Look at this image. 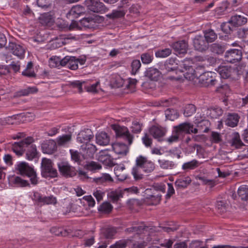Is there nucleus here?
Listing matches in <instances>:
<instances>
[{
  "label": "nucleus",
  "mask_w": 248,
  "mask_h": 248,
  "mask_svg": "<svg viewBox=\"0 0 248 248\" xmlns=\"http://www.w3.org/2000/svg\"><path fill=\"white\" fill-rule=\"evenodd\" d=\"M185 65L186 64L185 63L183 64V65L186 70H188L189 71L193 72L190 74H189L188 73H186L185 75L186 78L188 79L189 80H192L194 78H199L200 80L204 81L205 78L210 77L209 79H206L207 80L206 82L210 83L212 85L215 84V82L217 81V80L212 78V75L214 74V73L209 72H204L203 67L202 66H200L197 67L195 70H193L192 68L189 66H185Z\"/></svg>",
  "instance_id": "f257e3e1"
},
{
  "label": "nucleus",
  "mask_w": 248,
  "mask_h": 248,
  "mask_svg": "<svg viewBox=\"0 0 248 248\" xmlns=\"http://www.w3.org/2000/svg\"><path fill=\"white\" fill-rule=\"evenodd\" d=\"M147 173L151 172L155 169L154 164L147 158L142 156H140L136 159V166L133 168L132 174L136 180L140 179L142 178V175L139 173V168Z\"/></svg>",
  "instance_id": "f03ea898"
},
{
  "label": "nucleus",
  "mask_w": 248,
  "mask_h": 248,
  "mask_svg": "<svg viewBox=\"0 0 248 248\" xmlns=\"http://www.w3.org/2000/svg\"><path fill=\"white\" fill-rule=\"evenodd\" d=\"M51 160L43 158L41 162L42 175L44 177L54 178L57 176V170L53 167Z\"/></svg>",
  "instance_id": "7ed1b4c3"
},
{
  "label": "nucleus",
  "mask_w": 248,
  "mask_h": 248,
  "mask_svg": "<svg viewBox=\"0 0 248 248\" xmlns=\"http://www.w3.org/2000/svg\"><path fill=\"white\" fill-rule=\"evenodd\" d=\"M33 140L32 138L29 137L19 142H15L12 145V149L17 155H21L26 150V147L32 143Z\"/></svg>",
  "instance_id": "20e7f679"
},
{
  "label": "nucleus",
  "mask_w": 248,
  "mask_h": 248,
  "mask_svg": "<svg viewBox=\"0 0 248 248\" xmlns=\"http://www.w3.org/2000/svg\"><path fill=\"white\" fill-rule=\"evenodd\" d=\"M113 128L115 131L117 138H123L127 140L129 145L132 144L133 142V136L129 133L127 127L114 125Z\"/></svg>",
  "instance_id": "39448f33"
},
{
  "label": "nucleus",
  "mask_w": 248,
  "mask_h": 248,
  "mask_svg": "<svg viewBox=\"0 0 248 248\" xmlns=\"http://www.w3.org/2000/svg\"><path fill=\"white\" fill-rule=\"evenodd\" d=\"M88 9L94 13H104L108 10L99 0H87L85 1Z\"/></svg>",
  "instance_id": "423d86ee"
},
{
  "label": "nucleus",
  "mask_w": 248,
  "mask_h": 248,
  "mask_svg": "<svg viewBox=\"0 0 248 248\" xmlns=\"http://www.w3.org/2000/svg\"><path fill=\"white\" fill-rule=\"evenodd\" d=\"M242 52L238 49H232L227 50L225 55L226 61L230 63L239 62L242 59Z\"/></svg>",
  "instance_id": "0eeeda50"
},
{
  "label": "nucleus",
  "mask_w": 248,
  "mask_h": 248,
  "mask_svg": "<svg viewBox=\"0 0 248 248\" xmlns=\"http://www.w3.org/2000/svg\"><path fill=\"white\" fill-rule=\"evenodd\" d=\"M8 50L13 55L19 59H23L24 57L26 48L22 45L14 43H10L8 46Z\"/></svg>",
  "instance_id": "6e6552de"
},
{
  "label": "nucleus",
  "mask_w": 248,
  "mask_h": 248,
  "mask_svg": "<svg viewBox=\"0 0 248 248\" xmlns=\"http://www.w3.org/2000/svg\"><path fill=\"white\" fill-rule=\"evenodd\" d=\"M15 168L20 174L27 176L31 174L34 170L28 163L24 161L17 162L15 165Z\"/></svg>",
  "instance_id": "1a4fd4ad"
},
{
  "label": "nucleus",
  "mask_w": 248,
  "mask_h": 248,
  "mask_svg": "<svg viewBox=\"0 0 248 248\" xmlns=\"http://www.w3.org/2000/svg\"><path fill=\"white\" fill-rule=\"evenodd\" d=\"M177 131L180 133L181 136L183 137L184 133H197L198 129L193 128V125L190 123H185L180 124L179 125L175 126Z\"/></svg>",
  "instance_id": "9d476101"
},
{
  "label": "nucleus",
  "mask_w": 248,
  "mask_h": 248,
  "mask_svg": "<svg viewBox=\"0 0 248 248\" xmlns=\"http://www.w3.org/2000/svg\"><path fill=\"white\" fill-rule=\"evenodd\" d=\"M166 128L157 125H153L149 129V134L159 141L161 140V139L166 135Z\"/></svg>",
  "instance_id": "9b49d317"
},
{
  "label": "nucleus",
  "mask_w": 248,
  "mask_h": 248,
  "mask_svg": "<svg viewBox=\"0 0 248 248\" xmlns=\"http://www.w3.org/2000/svg\"><path fill=\"white\" fill-rule=\"evenodd\" d=\"M85 13L84 7L80 5L73 6L68 13L66 14V17L68 18L73 19L77 18L82 16Z\"/></svg>",
  "instance_id": "f8f14e48"
},
{
  "label": "nucleus",
  "mask_w": 248,
  "mask_h": 248,
  "mask_svg": "<svg viewBox=\"0 0 248 248\" xmlns=\"http://www.w3.org/2000/svg\"><path fill=\"white\" fill-rule=\"evenodd\" d=\"M60 172L64 176L72 177L75 174V169L67 162H61L58 164Z\"/></svg>",
  "instance_id": "ddd939ff"
},
{
  "label": "nucleus",
  "mask_w": 248,
  "mask_h": 248,
  "mask_svg": "<svg viewBox=\"0 0 248 248\" xmlns=\"http://www.w3.org/2000/svg\"><path fill=\"white\" fill-rule=\"evenodd\" d=\"M193 42L195 48L199 51H203L208 48V44L201 35L196 36Z\"/></svg>",
  "instance_id": "4468645a"
},
{
  "label": "nucleus",
  "mask_w": 248,
  "mask_h": 248,
  "mask_svg": "<svg viewBox=\"0 0 248 248\" xmlns=\"http://www.w3.org/2000/svg\"><path fill=\"white\" fill-rule=\"evenodd\" d=\"M93 137V133L91 129H86L81 131L77 136V140L80 143L84 144L89 142Z\"/></svg>",
  "instance_id": "2eb2a0df"
},
{
  "label": "nucleus",
  "mask_w": 248,
  "mask_h": 248,
  "mask_svg": "<svg viewBox=\"0 0 248 248\" xmlns=\"http://www.w3.org/2000/svg\"><path fill=\"white\" fill-rule=\"evenodd\" d=\"M8 180L9 184L13 186L25 187L30 186L28 181L22 179L19 176H11L9 177Z\"/></svg>",
  "instance_id": "dca6fc26"
},
{
  "label": "nucleus",
  "mask_w": 248,
  "mask_h": 248,
  "mask_svg": "<svg viewBox=\"0 0 248 248\" xmlns=\"http://www.w3.org/2000/svg\"><path fill=\"white\" fill-rule=\"evenodd\" d=\"M57 148V143L54 140H48L42 144V149L44 153L52 154Z\"/></svg>",
  "instance_id": "f3484780"
},
{
  "label": "nucleus",
  "mask_w": 248,
  "mask_h": 248,
  "mask_svg": "<svg viewBox=\"0 0 248 248\" xmlns=\"http://www.w3.org/2000/svg\"><path fill=\"white\" fill-rule=\"evenodd\" d=\"M171 46L174 50L179 54H185L188 48L187 43L184 40L179 41L172 43Z\"/></svg>",
  "instance_id": "a211bd4d"
},
{
  "label": "nucleus",
  "mask_w": 248,
  "mask_h": 248,
  "mask_svg": "<svg viewBox=\"0 0 248 248\" xmlns=\"http://www.w3.org/2000/svg\"><path fill=\"white\" fill-rule=\"evenodd\" d=\"M114 171L118 180L123 181L127 178V174L125 172V167L124 164H119L115 166Z\"/></svg>",
  "instance_id": "6ab92c4d"
},
{
  "label": "nucleus",
  "mask_w": 248,
  "mask_h": 248,
  "mask_svg": "<svg viewBox=\"0 0 248 248\" xmlns=\"http://www.w3.org/2000/svg\"><path fill=\"white\" fill-rule=\"evenodd\" d=\"M81 150L85 155L89 157H93L96 151L95 146L89 142L82 144Z\"/></svg>",
  "instance_id": "aec40b11"
},
{
  "label": "nucleus",
  "mask_w": 248,
  "mask_h": 248,
  "mask_svg": "<svg viewBox=\"0 0 248 248\" xmlns=\"http://www.w3.org/2000/svg\"><path fill=\"white\" fill-rule=\"evenodd\" d=\"M217 71L221 78L224 79L229 78L232 73L234 71L230 66L227 65L220 66L217 68Z\"/></svg>",
  "instance_id": "412c9836"
},
{
  "label": "nucleus",
  "mask_w": 248,
  "mask_h": 248,
  "mask_svg": "<svg viewBox=\"0 0 248 248\" xmlns=\"http://www.w3.org/2000/svg\"><path fill=\"white\" fill-rule=\"evenodd\" d=\"M110 141L109 136L104 132H101L96 135V142L101 146H106L108 144Z\"/></svg>",
  "instance_id": "4be33fe9"
},
{
  "label": "nucleus",
  "mask_w": 248,
  "mask_h": 248,
  "mask_svg": "<svg viewBox=\"0 0 248 248\" xmlns=\"http://www.w3.org/2000/svg\"><path fill=\"white\" fill-rule=\"evenodd\" d=\"M112 149L114 152L118 155H125L128 152L127 146L124 144L119 142H116L112 144Z\"/></svg>",
  "instance_id": "5701e85b"
},
{
  "label": "nucleus",
  "mask_w": 248,
  "mask_h": 248,
  "mask_svg": "<svg viewBox=\"0 0 248 248\" xmlns=\"http://www.w3.org/2000/svg\"><path fill=\"white\" fill-rule=\"evenodd\" d=\"M26 157L28 160H32L37 157L38 153L35 145L31 143L26 147Z\"/></svg>",
  "instance_id": "b1692460"
},
{
  "label": "nucleus",
  "mask_w": 248,
  "mask_h": 248,
  "mask_svg": "<svg viewBox=\"0 0 248 248\" xmlns=\"http://www.w3.org/2000/svg\"><path fill=\"white\" fill-rule=\"evenodd\" d=\"M229 143L232 146H233L236 148H240L243 145L239 134L237 132H234L231 135V139L229 141Z\"/></svg>",
  "instance_id": "393cba45"
},
{
  "label": "nucleus",
  "mask_w": 248,
  "mask_h": 248,
  "mask_svg": "<svg viewBox=\"0 0 248 248\" xmlns=\"http://www.w3.org/2000/svg\"><path fill=\"white\" fill-rule=\"evenodd\" d=\"M191 182V179L189 176H185L177 179L175 185L177 188L184 189L186 188Z\"/></svg>",
  "instance_id": "a878e982"
},
{
  "label": "nucleus",
  "mask_w": 248,
  "mask_h": 248,
  "mask_svg": "<svg viewBox=\"0 0 248 248\" xmlns=\"http://www.w3.org/2000/svg\"><path fill=\"white\" fill-rule=\"evenodd\" d=\"M107 196L109 200L114 203L117 202L120 198L123 197V192L119 189L111 190L108 192Z\"/></svg>",
  "instance_id": "bb28decb"
},
{
  "label": "nucleus",
  "mask_w": 248,
  "mask_h": 248,
  "mask_svg": "<svg viewBox=\"0 0 248 248\" xmlns=\"http://www.w3.org/2000/svg\"><path fill=\"white\" fill-rule=\"evenodd\" d=\"M247 22V18L240 15H235L231 17L230 23L234 26H242Z\"/></svg>",
  "instance_id": "cd10ccee"
},
{
  "label": "nucleus",
  "mask_w": 248,
  "mask_h": 248,
  "mask_svg": "<svg viewBox=\"0 0 248 248\" xmlns=\"http://www.w3.org/2000/svg\"><path fill=\"white\" fill-rule=\"evenodd\" d=\"M155 191H156V190L154 189L147 188L144 191V196H145L147 199L155 200V203H157L159 202L161 200V195H159L158 194L155 195V193L154 192Z\"/></svg>",
  "instance_id": "c85d7f7f"
},
{
  "label": "nucleus",
  "mask_w": 248,
  "mask_h": 248,
  "mask_svg": "<svg viewBox=\"0 0 248 248\" xmlns=\"http://www.w3.org/2000/svg\"><path fill=\"white\" fill-rule=\"evenodd\" d=\"M201 164L202 163L198 160L193 159L190 161L184 163L182 166V169L185 171H187L189 170H194L198 168Z\"/></svg>",
  "instance_id": "c756f323"
},
{
  "label": "nucleus",
  "mask_w": 248,
  "mask_h": 248,
  "mask_svg": "<svg viewBox=\"0 0 248 248\" xmlns=\"http://www.w3.org/2000/svg\"><path fill=\"white\" fill-rule=\"evenodd\" d=\"M238 121V115L236 113H232L228 115L225 123L228 126L233 127L237 125Z\"/></svg>",
  "instance_id": "7c9ffc66"
},
{
  "label": "nucleus",
  "mask_w": 248,
  "mask_h": 248,
  "mask_svg": "<svg viewBox=\"0 0 248 248\" xmlns=\"http://www.w3.org/2000/svg\"><path fill=\"white\" fill-rule=\"evenodd\" d=\"M158 163L159 167L164 170L172 169L176 167L174 162L166 159H159Z\"/></svg>",
  "instance_id": "2f4dec72"
},
{
  "label": "nucleus",
  "mask_w": 248,
  "mask_h": 248,
  "mask_svg": "<svg viewBox=\"0 0 248 248\" xmlns=\"http://www.w3.org/2000/svg\"><path fill=\"white\" fill-rule=\"evenodd\" d=\"M146 76L151 80L156 81L160 77V72L157 69L151 67L147 70Z\"/></svg>",
  "instance_id": "473e14b6"
},
{
  "label": "nucleus",
  "mask_w": 248,
  "mask_h": 248,
  "mask_svg": "<svg viewBox=\"0 0 248 248\" xmlns=\"http://www.w3.org/2000/svg\"><path fill=\"white\" fill-rule=\"evenodd\" d=\"M71 140L70 134H64L58 137L56 142L59 146H65L70 142Z\"/></svg>",
  "instance_id": "72a5a7b5"
},
{
  "label": "nucleus",
  "mask_w": 248,
  "mask_h": 248,
  "mask_svg": "<svg viewBox=\"0 0 248 248\" xmlns=\"http://www.w3.org/2000/svg\"><path fill=\"white\" fill-rule=\"evenodd\" d=\"M68 39L65 35H61L59 37H57L55 40L52 41V45L54 48L61 47L67 43L66 41Z\"/></svg>",
  "instance_id": "f704fd0d"
},
{
  "label": "nucleus",
  "mask_w": 248,
  "mask_h": 248,
  "mask_svg": "<svg viewBox=\"0 0 248 248\" xmlns=\"http://www.w3.org/2000/svg\"><path fill=\"white\" fill-rule=\"evenodd\" d=\"M93 180L98 184H102L105 182H112L113 179L109 174L103 173L101 176L93 178Z\"/></svg>",
  "instance_id": "c9c22d12"
},
{
  "label": "nucleus",
  "mask_w": 248,
  "mask_h": 248,
  "mask_svg": "<svg viewBox=\"0 0 248 248\" xmlns=\"http://www.w3.org/2000/svg\"><path fill=\"white\" fill-rule=\"evenodd\" d=\"M38 91L35 87H28L26 88L23 89L16 93L17 96H27L30 94L34 93Z\"/></svg>",
  "instance_id": "e433bc0d"
},
{
  "label": "nucleus",
  "mask_w": 248,
  "mask_h": 248,
  "mask_svg": "<svg viewBox=\"0 0 248 248\" xmlns=\"http://www.w3.org/2000/svg\"><path fill=\"white\" fill-rule=\"evenodd\" d=\"M204 39L206 40V42L208 44L214 42L217 38V35L212 30H209L204 31Z\"/></svg>",
  "instance_id": "4c0bfd02"
},
{
  "label": "nucleus",
  "mask_w": 248,
  "mask_h": 248,
  "mask_svg": "<svg viewBox=\"0 0 248 248\" xmlns=\"http://www.w3.org/2000/svg\"><path fill=\"white\" fill-rule=\"evenodd\" d=\"M238 194L242 200L247 201L248 199V186L243 185L238 189Z\"/></svg>",
  "instance_id": "58836bf2"
},
{
  "label": "nucleus",
  "mask_w": 248,
  "mask_h": 248,
  "mask_svg": "<svg viewBox=\"0 0 248 248\" xmlns=\"http://www.w3.org/2000/svg\"><path fill=\"white\" fill-rule=\"evenodd\" d=\"M182 138V137L181 136L180 133H179L176 128H174L171 136L167 138L166 140L169 143L171 144L173 142H177L179 139Z\"/></svg>",
  "instance_id": "ea45409f"
},
{
  "label": "nucleus",
  "mask_w": 248,
  "mask_h": 248,
  "mask_svg": "<svg viewBox=\"0 0 248 248\" xmlns=\"http://www.w3.org/2000/svg\"><path fill=\"white\" fill-rule=\"evenodd\" d=\"M32 63L31 62H29L26 68L22 72V75L28 77H34L35 74L32 69Z\"/></svg>",
  "instance_id": "a19ab883"
},
{
  "label": "nucleus",
  "mask_w": 248,
  "mask_h": 248,
  "mask_svg": "<svg viewBox=\"0 0 248 248\" xmlns=\"http://www.w3.org/2000/svg\"><path fill=\"white\" fill-rule=\"evenodd\" d=\"M165 115L167 119L170 121H174L179 116L178 113L176 110L170 108L165 111Z\"/></svg>",
  "instance_id": "79ce46f5"
},
{
  "label": "nucleus",
  "mask_w": 248,
  "mask_h": 248,
  "mask_svg": "<svg viewBox=\"0 0 248 248\" xmlns=\"http://www.w3.org/2000/svg\"><path fill=\"white\" fill-rule=\"evenodd\" d=\"M98 160L106 166H111L113 165V161L110 156L108 155L101 154L99 155Z\"/></svg>",
  "instance_id": "37998d69"
},
{
  "label": "nucleus",
  "mask_w": 248,
  "mask_h": 248,
  "mask_svg": "<svg viewBox=\"0 0 248 248\" xmlns=\"http://www.w3.org/2000/svg\"><path fill=\"white\" fill-rule=\"evenodd\" d=\"M171 53V49L170 48H165L156 51L155 53V56L157 58H166L170 56Z\"/></svg>",
  "instance_id": "c03bdc74"
},
{
  "label": "nucleus",
  "mask_w": 248,
  "mask_h": 248,
  "mask_svg": "<svg viewBox=\"0 0 248 248\" xmlns=\"http://www.w3.org/2000/svg\"><path fill=\"white\" fill-rule=\"evenodd\" d=\"M112 208V205L109 202H105L100 205L98 210L105 213H109Z\"/></svg>",
  "instance_id": "a18cd8bd"
},
{
  "label": "nucleus",
  "mask_w": 248,
  "mask_h": 248,
  "mask_svg": "<svg viewBox=\"0 0 248 248\" xmlns=\"http://www.w3.org/2000/svg\"><path fill=\"white\" fill-rule=\"evenodd\" d=\"M140 57L142 63L145 64L151 63L154 59L153 53H144L141 55Z\"/></svg>",
  "instance_id": "49530a36"
},
{
  "label": "nucleus",
  "mask_w": 248,
  "mask_h": 248,
  "mask_svg": "<svg viewBox=\"0 0 248 248\" xmlns=\"http://www.w3.org/2000/svg\"><path fill=\"white\" fill-rule=\"evenodd\" d=\"M223 111L219 108H211L209 110L208 115L213 119L217 118L222 114Z\"/></svg>",
  "instance_id": "de8ad7c7"
},
{
  "label": "nucleus",
  "mask_w": 248,
  "mask_h": 248,
  "mask_svg": "<svg viewBox=\"0 0 248 248\" xmlns=\"http://www.w3.org/2000/svg\"><path fill=\"white\" fill-rule=\"evenodd\" d=\"M125 14V12L123 9L113 10L112 12L107 15V16L111 18H117L123 17Z\"/></svg>",
  "instance_id": "09e8293b"
},
{
  "label": "nucleus",
  "mask_w": 248,
  "mask_h": 248,
  "mask_svg": "<svg viewBox=\"0 0 248 248\" xmlns=\"http://www.w3.org/2000/svg\"><path fill=\"white\" fill-rule=\"evenodd\" d=\"M195 111V106L192 104H188L185 108L184 115L185 117H189L194 114Z\"/></svg>",
  "instance_id": "8fccbe9b"
},
{
  "label": "nucleus",
  "mask_w": 248,
  "mask_h": 248,
  "mask_svg": "<svg viewBox=\"0 0 248 248\" xmlns=\"http://www.w3.org/2000/svg\"><path fill=\"white\" fill-rule=\"evenodd\" d=\"M57 200L55 197L50 196L48 197H43L41 204H54L56 203Z\"/></svg>",
  "instance_id": "3c124183"
},
{
  "label": "nucleus",
  "mask_w": 248,
  "mask_h": 248,
  "mask_svg": "<svg viewBox=\"0 0 248 248\" xmlns=\"http://www.w3.org/2000/svg\"><path fill=\"white\" fill-rule=\"evenodd\" d=\"M141 66V63L139 60H134L131 63V74L132 75H135L140 69Z\"/></svg>",
  "instance_id": "603ef678"
},
{
  "label": "nucleus",
  "mask_w": 248,
  "mask_h": 248,
  "mask_svg": "<svg viewBox=\"0 0 248 248\" xmlns=\"http://www.w3.org/2000/svg\"><path fill=\"white\" fill-rule=\"evenodd\" d=\"M103 233L107 238H111L116 234V230L115 228H108L105 229Z\"/></svg>",
  "instance_id": "864d4df0"
},
{
  "label": "nucleus",
  "mask_w": 248,
  "mask_h": 248,
  "mask_svg": "<svg viewBox=\"0 0 248 248\" xmlns=\"http://www.w3.org/2000/svg\"><path fill=\"white\" fill-rule=\"evenodd\" d=\"M67 67L73 70L77 69L78 68V59L75 57L70 56Z\"/></svg>",
  "instance_id": "5fc2aeb1"
},
{
  "label": "nucleus",
  "mask_w": 248,
  "mask_h": 248,
  "mask_svg": "<svg viewBox=\"0 0 248 248\" xmlns=\"http://www.w3.org/2000/svg\"><path fill=\"white\" fill-rule=\"evenodd\" d=\"M191 248H208L206 243L200 240L193 241L190 246Z\"/></svg>",
  "instance_id": "6e6d98bb"
},
{
  "label": "nucleus",
  "mask_w": 248,
  "mask_h": 248,
  "mask_svg": "<svg viewBox=\"0 0 248 248\" xmlns=\"http://www.w3.org/2000/svg\"><path fill=\"white\" fill-rule=\"evenodd\" d=\"M128 241L126 240H120L111 245L109 248H125Z\"/></svg>",
  "instance_id": "4d7b16f0"
},
{
  "label": "nucleus",
  "mask_w": 248,
  "mask_h": 248,
  "mask_svg": "<svg viewBox=\"0 0 248 248\" xmlns=\"http://www.w3.org/2000/svg\"><path fill=\"white\" fill-rule=\"evenodd\" d=\"M87 168L91 170H100L102 168L101 165L94 161H91L87 164Z\"/></svg>",
  "instance_id": "13d9d810"
},
{
  "label": "nucleus",
  "mask_w": 248,
  "mask_h": 248,
  "mask_svg": "<svg viewBox=\"0 0 248 248\" xmlns=\"http://www.w3.org/2000/svg\"><path fill=\"white\" fill-rule=\"evenodd\" d=\"M30 197L33 201L41 204L43 197L39 192L33 191L31 194Z\"/></svg>",
  "instance_id": "bf43d9fd"
},
{
  "label": "nucleus",
  "mask_w": 248,
  "mask_h": 248,
  "mask_svg": "<svg viewBox=\"0 0 248 248\" xmlns=\"http://www.w3.org/2000/svg\"><path fill=\"white\" fill-rule=\"evenodd\" d=\"M93 196L95 197L98 202L102 200L105 195V193L103 190L100 189H96L93 193Z\"/></svg>",
  "instance_id": "052dcab7"
},
{
  "label": "nucleus",
  "mask_w": 248,
  "mask_h": 248,
  "mask_svg": "<svg viewBox=\"0 0 248 248\" xmlns=\"http://www.w3.org/2000/svg\"><path fill=\"white\" fill-rule=\"evenodd\" d=\"M131 129L132 132L139 133L140 132L141 130V125L137 121L133 122L131 126Z\"/></svg>",
  "instance_id": "680f3d73"
},
{
  "label": "nucleus",
  "mask_w": 248,
  "mask_h": 248,
  "mask_svg": "<svg viewBox=\"0 0 248 248\" xmlns=\"http://www.w3.org/2000/svg\"><path fill=\"white\" fill-rule=\"evenodd\" d=\"M142 141L147 147H151L152 144V139L150 138L149 134L147 133H145L142 138Z\"/></svg>",
  "instance_id": "e2e57ef3"
},
{
  "label": "nucleus",
  "mask_w": 248,
  "mask_h": 248,
  "mask_svg": "<svg viewBox=\"0 0 248 248\" xmlns=\"http://www.w3.org/2000/svg\"><path fill=\"white\" fill-rule=\"evenodd\" d=\"M51 0H37V5L42 8H46L50 6Z\"/></svg>",
  "instance_id": "0e129e2a"
},
{
  "label": "nucleus",
  "mask_w": 248,
  "mask_h": 248,
  "mask_svg": "<svg viewBox=\"0 0 248 248\" xmlns=\"http://www.w3.org/2000/svg\"><path fill=\"white\" fill-rule=\"evenodd\" d=\"M49 64L51 67H58L60 65V58L58 57H51L49 59Z\"/></svg>",
  "instance_id": "69168bd1"
},
{
  "label": "nucleus",
  "mask_w": 248,
  "mask_h": 248,
  "mask_svg": "<svg viewBox=\"0 0 248 248\" xmlns=\"http://www.w3.org/2000/svg\"><path fill=\"white\" fill-rule=\"evenodd\" d=\"M177 67V66H171L165 62L164 66L161 68V70H162L164 74H167L170 72L175 71Z\"/></svg>",
  "instance_id": "338daca9"
},
{
  "label": "nucleus",
  "mask_w": 248,
  "mask_h": 248,
  "mask_svg": "<svg viewBox=\"0 0 248 248\" xmlns=\"http://www.w3.org/2000/svg\"><path fill=\"white\" fill-rule=\"evenodd\" d=\"M211 49L212 52L217 54L222 53L223 51V47L217 44H213L211 46Z\"/></svg>",
  "instance_id": "774afa93"
}]
</instances>
